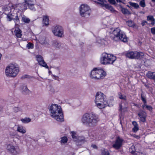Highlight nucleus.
Returning <instances> with one entry per match:
<instances>
[{"label":"nucleus","mask_w":155,"mask_h":155,"mask_svg":"<svg viewBox=\"0 0 155 155\" xmlns=\"http://www.w3.org/2000/svg\"><path fill=\"white\" fill-rule=\"evenodd\" d=\"M97 42L100 45H105L107 44V41L105 39H97Z\"/></svg>","instance_id":"nucleus-21"},{"label":"nucleus","mask_w":155,"mask_h":155,"mask_svg":"<svg viewBox=\"0 0 155 155\" xmlns=\"http://www.w3.org/2000/svg\"><path fill=\"white\" fill-rule=\"evenodd\" d=\"M17 131L23 134H25L26 132V129L25 127L19 125L18 126Z\"/></svg>","instance_id":"nucleus-18"},{"label":"nucleus","mask_w":155,"mask_h":155,"mask_svg":"<svg viewBox=\"0 0 155 155\" xmlns=\"http://www.w3.org/2000/svg\"><path fill=\"white\" fill-rule=\"evenodd\" d=\"M51 116L58 121H64V117L61 107L56 104H52L49 108Z\"/></svg>","instance_id":"nucleus-2"},{"label":"nucleus","mask_w":155,"mask_h":155,"mask_svg":"<svg viewBox=\"0 0 155 155\" xmlns=\"http://www.w3.org/2000/svg\"><path fill=\"white\" fill-rule=\"evenodd\" d=\"M105 8L109 10L112 12H116L113 7L111 5H110L108 4L106 5Z\"/></svg>","instance_id":"nucleus-27"},{"label":"nucleus","mask_w":155,"mask_h":155,"mask_svg":"<svg viewBox=\"0 0 155 155\" xmlns=\"http://www.w3.org/2000/svg\"><path fill=\"white\" fill-rule=\"evenodd\" d=\"M132 124L134 126H138L137 122L135 121H133L132 122Z\"/></svg>","instance_id":"nucleus-48"},{"label":"nucleus","mask_w":155,"mask_h":155,"mask_svg":"<svg viewBox=\"0 0 155 155\" xmlns=\"http://www.w3.org/2000/svg\"><path fill=\"white\" fill-rule=\"evenodd\" d=\"M22 92L24 94H27L29 93V90L26 86H24L22 87Z\"/></svg>","instance_id":"nucleus-25"},{"label":"nucleus","mask_w":155,"mask_h":155,"mask_svg":"<svg viewBox=\"0 0 155 155\" xmlns=\"http://www.w3.org/2000/svg\"><path fill=\"white\" fill-rule=\"evenodd\" d=\"M116 1L117 2H121L122 1V0H116Z\"/></svg>","instance_id":"nucleus-55"},{"label":"nucleus","mask_w":155,"mask_h":155,"mask_svg":"<svg viewBox=\"0 0 155 155\" xmlns=\"http://www.w3.org/2000/svg\"><path fill=\"white\" fill-rule=\"evenodd\" d=\"M124 54L127 57L130 59H138L143 55V54L142 52H138L135 51H128L124 52Z\"/></svg>","instance_id":"nucleus-8"},{"label":"nucleus","mask_w":155,"mask_h":155,"mask_svg":"<svg viewBox=\"0 0 155 155\" xmlns=\"http://www.w3.org/2000/svg\"><path fill=\"white\" fill-rule=\"evenodd\" d=\"M53 46L56 48H59L60 46V44L58 43L57 41H55L53 44Z\"/></svg>","instance_id":"nucleus-35"},{"label":"nucleus","mask_w":155,"mask_h":155,"mask_svg":"<svg viewBox=\"0 0 155 155\" xmlns=\"http://www.w3.org/2000/svg\"><path fill=\"white\" fill-rule=\"evenodd\" d=\"M21 120L24 123H27L30 122L31 119L29 118H25L24 119H21Z\"/></svg>","instance_id":"nucleus-32"},{"label":"nucleus","mask_w":155,"mask_h":155,"mask_svg":"<svg viewBox=\"0 0 155 155\" xmlns=\"http://www.w3.org/2000/svg\"><path fill=\"white\" fill-rule=\"evenodd\" d=\"M120 123L122 127V122H121V120H120Z\"/></svg>","instance_id":"nucleus-59"},{"label":"nucleus","mask_w":155,"mask_h":155,"mask_svg":"<svg viewBox=\"0 0 155 155\" xmlns=\"http://www.w3.org/2000/svg\"><path fill=\"white\" fill-rule=\"evenodd\" d=\"M49 18L48 16H46L44 17L43 20V22L45 25H47L49 24Z\"/></svg>","instance_id":"nucleus-24"},{"label":"nucleus","mask_w":155,"mask_h":155,"mask_svg":"<svg viewBox=\"0 0 155 155\" xmlns=\"http://www.w3.org/2000/svg\"><path fill=\"white\" fill-rule=\"evenodd\" d=\"M99 121L98 115L92 113H87L82 116L81 121L83 124L90 127L96 126Z\"/></svg>","instance_id":"nucleus-1"},{"label":"nucleus","mask_w":155,"mask_h":155,"mask_svg":"<svg viewBox=\"0 0 155 155\" xmlns=\"http://www.w3.org/2000/svg\"><path fill=\"white\" fill-rule=\"evenodd\" d=\"M6 149L8 152L13 155H16L18 154L19 149L17 146H14L12 144H8Z\"/></svg>","instance_id":"nucleus-12"},{"label":"nucleus","mask_w":155,"mask_h":155,"mask_svg":"<svg viewBox=\"0 0 155 155\" xmlns=\"http://www.w3.org/2000/svg\"><path fill=\"white\" fill-rule=\"evenodd\" d=\"M121 11L122 13L124 14L130 15L131 14L130 12L126 8H122L121 9Z\"/></svg>","instance_id":"nucleus-26"},{"label":"nucleus","mask_w":155,"mask_h":155,"mask_svg":"<svg viewBox=\"0 0 155 155\" xmlns=\"http://www.w3.org/2000/svg\"><path fill=\"white\" fill-rule=\"evenodd\" d=\"M127 25L130 27H133L134 25V23L132 21H128L127 22Z\"/></svg>","instance_id":"nucleus-39"},{"label":"nucleus","mask_w":155,"mask_h":155,"mask_svg":"<svg viewBox=\"0 0 155 155\" xmlns=\"http://www.w3.org/2000/svg\"><path fill=\"white\" fill-rule=\"evenodd\" d=\"M36 6L38 7H38L40 8H41L42 7V5L40 4H39V5H37Z\"/></svg>","instance_id":"nucleus-53"},{"label":"nucleus","mask_w":155,"mask_h":155,"mask_svg":"<svg viewBox=\"0 0 155 155\" xmlns=\"http://www.w3.org/2000/svg\"><path fill=\"white\" fill-rule=\"evenodd\" d=\"M146 75L148 78L153 79L155 81V72L148 71Z\"/></svg>","instance_id":"nucleus-19"},{"label":"nucleus","mask_w":155,"mask_h":155,"mask_svg":"<svg viewBox=\"0 0 155 155\" xmlns=\"http://www.w3.org/2000/svg\"><path fill=\"white\" fill-rule=\"evenodd\" d=\"M17 6V5H12L10 12L7 15V17L9 21L13 20L15 23L19 21L18 14L17 12L14 9Z\"/></svg>","instance_id":"nucleus-6"},{"label":"nucleus","mask_w":155,"mask_h":155,"mask_svg":"<svg viewBox=\"0 0 155 155\" xmlns=\"http://www.w3.org/2000/svg\"><path fill=\"white\" fill-rule=\"evenodd\" d=\"M15 35L17 38H20L21 37V31L20 29L18 28H16L14 31Z\"/></svg>","instance_id":"nucleus-20"},{"label":"nucleus","mask_w":155,"mask_h":155,"mask_svg":"<svg viewBox=\"0 0 155 155\" xmlns=\"http://www.w3.org/2000/svg\"><path fill=\"white\" fill-rule=\"evenodd\" d=\"M117 58L114 55L107 53H102L100 58V62L103 65L113 64L116 60Z\"/></svg>","instance_id":"nucleus-5"},{"label":"nucleus","mask_w":155,"mask_h":155,"mask_svg":"<svg viewBox=\"0 0 155 155\" xmlns=\"http://www.w3.org/2000/svg\"><path fill=\"white\" fill-rule=\"evenodd\" d=\"M35 57L40 65L42 66L43 67H44L47 68H48V67L46 63L44 61V59L41 56L38 55H36Z\"/></svg>","instance_id":"nucleus-13"},{"label":"nucleus","mask_w":155,"mask_h":155,"mask_svg":"<svg viewBox=\"0 0 155 155\" xmlns=\"http://www.w3.org/2000/svg\"><path fill=\"white\" fill-rule=\"evenodd\" d=\"M146 105H146V104H144L142 105V107L143 109H144V107H146Z\"/></svg>","instance_id":"nucleus-52"},{"label":"nucleus","mask_w":155,"mask_h":155,"mask_svg":"<svg viewBox=\"0 0 155 155\" xmlns=\"http://www.w3.org/2000/svg\"><path fill=\"white\" fill-rule=\"evenodd\" d=\"M152 2H155V0H151Z\"/></svg>","instance_id":"nucleus-58"},{"label":"nucleus","mask_w":155,"mask_h":155,"mask_svg":"<svg viewBox=\"0 0 155 155\" xmlns=\"http://www.w3.org/2000/svg\"><path fill=\"white\" fill-rule=\"evenodd\" d=\"M124 139L119 136H117L115 140L112 147L116 150H119L122 147L124 143Z\"/></svg>","instance_id":"nucleus-11"},{"label":"nucleus","mask_w":155,"mask_h":155,"mask_svg":"<svg viewBox=\"0 0 155 155\" xmlns=\"http://www.w3.org/2000/svg\"><path fill=\"white\" fill-rule=\"evenodd\" d=\"M118 96L119 98L122 100H123L125 101H126V97L125 95L123 94V95L120 92H119L118 93Z\"/></svg>","instance_id":"nucleus-28"},{"label":"nucleus","mask_w":155,"mask_h":155,"mask_svg":"<svg viewBox=\"0 0 155 155\" xmlns=\"http://www.w3.org/2000/svg\"><path fill=\"white\" fill-rule=\"evenodd\" d=\"M147 23V21H144L141 24H142V26H144V25H145Z\"/></svg>","instance_id":"nucleus-50"},{"label":"nucleus","mask_w":155,"mask_h":155,"mask_svg":"<svg viewBox=\"0 0 155 155\" xmlns=\"http://www.w3.org/2000/svg\"><path fill=\"white\" fill-rule=\"evenodd\" d=\"M142 43V42H139V45H141Z\"/></svg>","instance_id":"nucleus-57"},{"label":"nucleus","mask_w":155,"mask_h":155,"mask_svg":"<svg viewBox=\"0 0 155 155\" xmlns=\"http://www.w3.org/2000/svg\"><path fill=\"white\" fill-rule=\"evenodd\" d=\"M26 47L28 49H32L33 48V45L31 42H29L27 44Z\"/></svg>","instance_id":"nucleus-38"},{"label":"nucleus","mask_w":155,"mask_h":155,"mask_svg":"<svg viewBox=\"0 0 155 155\" xmlns=\"http://www.w3.org/2000/svg\"><path fill=\"white\" fill-rule=\"evenodd\" d=\"M129 5L131 6L134 7L136 9H137L139 7V5L136 3L130 2H129Z\"/></svg>","instance_id":"nucleus-30"},{"label":"nucleus","mask_w":155,"mask_h":155,"mask_svg":"<svg viewBox=\"0 0 155 155\" xmlns=\"http://www.w3.org/2000/svg\"><path fill=\"white\" fill-rule=\"evenodd\" d=\"M140 5L142 7L144 8L145 7L146 4L144 0H141L139 3Z\"/></svg>","instance_id":"nucleus-36"},{"label":"nucleus","mask_w":155,"mask_h":155,"mask_svg":"<svg viewBox=\"0 0 155 155\" xmlns=\"http://www.w3.org/2000/svg\"><path fill=\"white\" fill-rule=\"evenodd\" d=\"M110 38L114 39L115 38L118 39H127V37L125 33L121 31L119 28L115 29L112 33H110Z\"/></svg>","instance_id":"nucleus-7"},{"label":"nucleus","mask_w":155,"mask_h":155,"mask_svg":"<svg viewBox=\"0 0 155 155\" xmlns=\"http://www.w3.org/2000/svg\"><path fill=\"white\" fill-rule=\"evenodd\" d=\"M95 102L97 107L100 109L104 108L109 106L106 99V96L101 92L97 93Z\"/></svg>","instance_id":"nucleus-3"},{"label":"nucleus","mask_w":155,"mask_h":155,"mask_svg":"<svg viewBox=\"0 0 155 155\" xmlns=\"http://www.w3.org/2000/svg\"><path fill=\"white\" fill-rule=\"evenodd\" d=\"M21 108L19 107H15L13 108V111L15 113L21 111Z\"/></svg>","instance_id":"nucleus-34"},{"label":"nucleus","mask_w":155,"mask_h":155,"mask_svg":"<svg viewBox=\"0 0 155 155\" xmlns=\"http://www.w3.org/2000/svg\"><path fill=\"white\" fill-rule=\"evenodd\" d=\"M122 105L121 104H119V111H121L122 110Z\"/></svg>","instance_id":"nucleus-51"},{"label":"nucleus","mask_w":155,"mask_h":155,"mask_svg":"<svg viewBox=\"0 0 155 155\" xmlns=\"http://www.w3.org/2000/svg\"><path fill=\"white\" fill-rule=\"evenodd\" d=\"M138 126H134V127L132 129V131L134 132H137L139 130Z\"/></svg>","instance_id":"nucleus-40"},{"label":"nucleus","mask_w":155,"mask_h":155,"mask_svg":"<svg viewBox=\"0 0 155 155\" xmlns=\"http://www.w3.org/2000/svg\"><path fill=\"white\" fill-rule=\"evenodd\" d=\"M22 21L25 23H28L30 21V19L25 16L22 17Z\"/></svg>","instance_id":"nucleus-29"},{"label":"nucleus","mask_w":155,"mask_h":155,"mask_svg":"<svg viewBox=\"0 0 155 155\" xmlns=\"http://www.w3.org/2000/svg\"><path fill=\"white\" fill-rule=\"evenodd\" d=\"M2 56V55L0 53V60H1Z\"/></svg>","instance_id":"nucleus-60"},{"label":"nucleus","mask_w":155,"mask_h":155,"mask_svg":"<svg viewBox=\"0 0 155 155\" xmlns=\"http://www.w3.org/2000/svg\"><path fill=\"white\" fill-rule=\"evenodd\" d=\"M115 41L117 42L118 41L119 42H123L124 43H126L127 42V39H118L117 40H115Z\"/></svg>","instance_id":"nucleus-43"},{"label":"nucleus","mask_w":155,"mask_h":155,"mask_svg":"<svg viewBox=\"0 0 155 155\" xmlns=\"http://www.w3.org/2000/svg\"><path fill=\"white\" fill-rule=\"evenodd\" d=\"M102 155H110V153L108 150H104L102 151Z\"/></svg>","instance_id":"nucleus-37"},{"label":"nucleus","mask_w":155,"mask_h":155,"mask_svg":"<svg viewBox=\"0 0 155 155\" xmlns=\"http://www.w3.org/2000/svg\"><path fill=\"white\" fill-rule=\"evenodd\" d=\"M134 105L135 106L137 107H138V106H138V105H137V104H134Z\"/></svg>","instance_id":"nucleus-56"},{"label":"nucleus","mask_w":155,"mask_h":155,"mask_svg":"<svg viewBox=\"0 0 155 155\" xmlns=\"http://www.w3.org/2000/svg\"><path fill=\"white\" fill-rule=\"evenodd\" d=\"M146 108L150 111H151L152 109V107L150 105H146Z\"/></svg>","instance_id":"nucleus-45"},{"label":"nucleus","mask_w":155,"mask_h":155,"mask_svg":"<svg viewBox=\"0 0 155 155\" xmlns=\"http://www.w3.org/2000/svg\"><path fill=\"white\" fill-rule=\"evenodd\" d=\"M24 2L30 9L34 11L36 10V8L35 7L34 2L33 0H25Z\"/></svg>","instance_id":"nucleus-15"},{"label":"nucleus","mask_w":155,"mask_h":155,"mask_svg":"<svg viewBox=\"0 0 155 155\" xmlns=\"http://www.w3.org/2000/svg\"><path fill=\"white\" fill-rule=\"evenodd\" d=\"M91 146L94 149H97V146L95 144H92Z\"/></svg>","instance_id":"nucleus-49"},{"label":"nucleus","mask_w":155,"mask_h":155,"mask_svg":"<svg viewBox=\"0 0 155 155\" xmlns=\"http://www.w3.org/2000/svg\"><path fill=\"white\" fill-rule=\"evenodd\" d=\"M138 115L139 117L140 121L143 122H145L147 114L143 110H140V112L138 113Z\"/></svg>","instance_id":"nucleus-16"},{"label":"nucleus","mask_w":155,"mask_h":155,"mask_svg":"<svg viewBox=\"0 0 155 155\" xmlns=\"http://www.w3.org/2000/svg\"><path fill=\"white\" fill-rule=\"evenodd\" d=\"M98 1L99 2H97V3L100 4L103 7H104L105 8L106 5H107V4H106L107 2L105 0H98Z\"/></svg>","instance_id":"nucleus-22"},{"label":"nucleus","mask_w":155,"mask_h":155,"mask_svg":"<svg viewBox=\"0 0 155 155\" xmlns=\"http://www.w3.org/2000/svg\"><path fill=\"white\" fill-rule=\"evenodd\" d=\"M138 137V136H135V137L137 138Z\"/></svg>","instance_id":"nucleus-61"},{"label":"nucleus","mask_w":155,"mask_h":155,"mask_svg":"<svg viewBox=\"0 0 155 155\" xmlns=\"http://www.w3.org/2000/svg\"><path fill=\"white\" fill-rule=\"evenodd\" d=\"M80 12L81 16L87 17L90 15L91 10L87 5L83 4L80 7Z\"/></svg>","instance_id":"nucleus-10"},{"label":"nucleus","mask_w":155,"mask_h":155,"mask_svg":"<svg viewBox=\"0 0 155 155\" xmlns=\"http://www.w3.org/2000/svg\"><path fill=\"white\" fill-rule=\"evenodd\" d=\"M19 71V67L16 63L9 64L6 67L5 70L6 75L9 77H16Z\"/></svg>","instance_id":"nucleus-4"},{"label":"nucleus","mask_w":155,"mask_h":155,"mask_svg":"<svg viewBox=\"0 0 155 155\" xmlns=\"http://www.w3.org/2000/svg\"><path fill=\"white\" fill-rule=\"evenodd\" d=\"M72 138L74 139H77V137L75 136L76 133L75 132L72 131L71 132Z\"/></svg>","instance_id":"nucleus-42"},{"label":"nucleus","mask_w":155,"mask_h":155,"mask_svg":"<svg viewBox=\"0 0 155 155\" xmlns=\"http://www.w3.org/2000/svg\"><path fill=\"white\" fill-rule=\"evenodd\" d=\"M151 32L153 34H155V27L152 28L151 29Z\"/></svg>","instance_id":"nucleus-47"},{"label":"nucleus","mask_w":155,"mask_h":155,"mask_svg":"<svg viewBox=\"0 0 155 155\" xmlns=\"http://www.w3.org/2000/svg\"><path fill=\"white\" fill-rule=\"evenodd\" d=\"M61 140L60 142L61 143H67L68 139L66 137H63L61 138Z\"/></svg>","instance_id":"nucleus-31"},{"label":"nucleus","mask_w":155,"mask_h":155,"mask_svg":"<svg viewBox=\"0 0 155 155\" xmlns=\"http://www.w3.org/2000/svg\"><path fill=\"white\" fill-rule=\"evenodd\" d=\"M141 99L142 101L143 102L144 104H146V100L145 98L144 97L143 95L142 94H141Z\"/></svg>","instance_id":"nucleus-41"},{"label":"nucleus","mask_w":155,"mask_h":155,"mask_svg":"<svg viewBox=\"0 0 155 155\" xmlns=\"http://www.w3.org/2000/svg\"><path fill=\"white\" fill-rule=\"evenodd\" d=\"M110 3L113 5L115 4L116 3L115 0H108Z\"/></svg>","instance_id":"nucleus-46"},{"label":"nucleus","mask_w":155,"mask_h":155,"mask_svg":"<svg viewBox=\"0 0 155 155\" xmlns=\"http://www.w3.org/2000/svg\"><path fill=\"white\" fill-rule=\"evenodd\" d=\"M135 147L133 146L131 147V148L129 149V151L133 154L135 155L136 153Z\"/></svg>","instance_id":"nucleus-33"},{"label":"nucleus","mask_w":155,"mask_h":155,"mask_svg":"<svg viewBox=\"0 0 155 155\" xmlns=\"http://www.w3.org/2000/svg\"><path fill=\"white\" fill-rule=\"evenodd\" d=\"M39 41L40 43L43 45H45L46 44L45 39H40Z\"/></svg>","instance_id":"nucleus-44"},{"label":"nucleus","mask_w":155,"mask_h":155,"mask_svg":"<svg viewBox=\"0 0 155 155\" xmlns=\"http://www.w3.org/2000/svg\"><path fill=\"white\" fill-rule=\"evenodd\" d=\"M96 80L103 79L106 75V72L102 69H98Z\"/></svg>","instance_id":"nucleus-14"},{"label":"nucleus","mask_w":155,"mask_h":155,"mask_svg":"<svg viewBox=\"0 0 155 155\" xmlns=\"http://www.w3.org/2000/svg\"><path fill=\"white\" fill-rule=\"evenodd\" d=\"M52 33L55 36L60 38L63 37L64 36L63 28L61 26L57 25L53 26L51 28Z\"/></svg>","instance_id":"nucleus-9"},{"label":"nucleus","mask_w":155,"mask_h":155,"mask_svg":"<svg viewBox=\"0 0 155 155\" xmlns=\"http://www.w3.org/2000/svg\"><path fill=\"white\" fill-rule=\"evenodd\" d=\"M98 70V69L97 68H95L91 71L90 74V77L92 79L96 80Z\"/></svg>","instance_id":"nucleus-17"},{"label":"nucleus","mask_w":155,"mask_h":155,"mask_svg":"<svg viewBox=\"0 0 155 155\" xmlns=\"http://www.w3.org/2000/svg\"><path fill=\"white\" fill-rule=\"evenodd\" d=\"M26 76H27V75H25V76H22L21 77V78L22 79L25 78H27V77H26Z\"/></svg>","instance_id":"nucleus-54"},{"label":"nucleus","mask_w":155,"mask_h":155,"mask_svg":"<svg viewBox=\"0 0 155 155\" xmlns=\"http://www.w3.org/2000/svg\"><path fill=\"white\" fill-rule=\"evenodd\" d=\"M147 20L151 21V24L153 25L155 24V19L153 16L149 15L147 16Z\"/></svg>","instance_id":"nucleus-23"}]
</instances>
